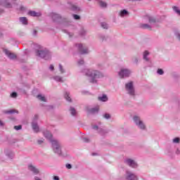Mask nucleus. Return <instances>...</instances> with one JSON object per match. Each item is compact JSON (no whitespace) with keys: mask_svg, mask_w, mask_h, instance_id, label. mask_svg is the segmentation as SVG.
Wrapping results in <instances>:
<instances>
[{"mask_svg":"<svg viewBox=\"0 0 180 180\" xmlns=\"http://www.w3.org/2000/svg\"><path fill=\"white\" fill-rule=\"evenodd\" d=\"M44 136L47 139V140H49L51 143H52V146L53 148V151L58 154L59 155H61V150L60 149V143L56 140H53V135H51V133L49 131H45L44 132Z\"/></svg>","mask_w":180,"mask_h":180,"instance_id":"1","label":"nucleus"},{"mask_svg":"<svg viewBox=\"0 0 180 180\" xmlns=\"http://www.w3.org/2000/svg\"><path fill=\"white\" fill-rule=\"evenodd\" d=\"M86 75H88V77H90L91 82H96V79H98V78H101V77H103V75L101 72L92 70H88L86 72Z\"/></svg>","mask_w":180,"mask_h":180,"instance_id":"2","label":"nucleus"},{"mask_svg":"<svg viewBox=\"0 0 180 180\" xmlns=\"http://www.w3.org/2000/svg\"><path fill=\"white\" fill-rule=\"evenodd\" d=\"M125 88L129 95L134 96V88H133V82H130L125 85Z\"/></svg>","mask_w":180,"mask_h":180,"instance_id":"3","label":"nucleus"},{"mask_svg":"<svg viewBox=\"0 0 180 180\" xmlns=\"http://www.w3.org/2000/svg\"><path fill=\"white\" fill-rule=\"evenodd\" d=\"M134 120L136 124H137V126H139V127H140L142 130H144V129H146V125H144L143 121L140 120V117L135 116L134 117Z\"/></svg>","mask_w":180,"mask_h":180,"instance_id":"4","label":"nucleus"},{"mask_svg":"<svg viewBox=\"0 0 180 180\" xmlns=\"http://www.w3.org/2000/svg\"><path fill=\"white\" fill-rule=\"evenodd\" d=\"M125 179H127V180H139V177H137V176H136V174H134L130 172H127Z\"/></svg>","mask_w":180,"mask_h":180,"instance_id":"5","label":"nucleus"},{"mask_svg":"<svg viewBox=\"0 0 180 180\" xmlns=\"http://www.w3.org/2000/svg\"><path fill=\"white\" fill-rule=\"evenodd\" d=\"M120 78H124V77H129L130 75V71L127 69H122L119 72Z\"/></svg>","mask_w":180,"mask_h":180,"instance_id":"6","label":"nucleus"},{"mask_svg":"<svg viewBox=\"0 0 180 180\" xmlns=\"http://www.w3.org/2000/svg\"><path fill=\"white\" fill-rule=\"evenodd\" d=\"M50 53L48 51H38L37 52V56L39 57H41V58H46L47 56H49Z\"/></svg>","mask_w":180,"mask_h":180,"instance_id":"7","label":"nucleus"},{"mask_svg":"<svg viewBox=\"0 0 180 180\" xmlns=\"http://www.w3.org/2000/svg\"><path fill=\"white\" fill-rule=\"evenodd\" d=\"M4 51L5 54L7 56H8L11 60L16 58V54L11 53L9 50L4 49Z\"/></svg>","mask_w":180,"mask_h":180,"instance_id":"8","label":"nucleus"},{"mask_svg":"<svg viewBox=\"0 0 180 180\" xmlns=\"http://www.w3.org/2000/svg\"><path fill=\"white\" fill-rule=\"evenodd\" d=\"M126 163L129 167H131V168H137V163H136V162H134V160H133L131 159L127 160Z\"/></svg>","mask_w":180,"mask_h":180,"instance_id":"9","label":"nucleus"},{"mask_svg":"<svg viewBox=\"0 0 180 180\" xmlns=\"http://www.w3.org/2000/svg\"><path fill=\"white\" fill-rule=\"evenodd\" d=\"M78 47L81 54H86L88 53V49L84 48V46H82V44H79Z\"/></svg>","mask_w":180,"mask_h":180,"instance_id":"10","label":"nucleus"},{"mask_svg":"<svg viewBox=\"0 0 180 180\" xmlns=\"http://www.w3.org/2000/svg\"><path fill=\"white\" fill-rule=\"evenodd\" d=\"M30 171H32V172H34V174H39V169L37 168H36L34 166L30 165L28 167Z\"/></svg>","mask_w":180,"mask_h":180,"instance_id":"11","label":"nucleus"},{"mask_svg":"<svg viewBox=\"0 0 180 180\" xmlns=\"http://www.w3.org/2000/svg\"><path fill=\"white\" fill-rule=\"evenodd\" d=\"M28 15H30V16H41V14L40 13H36V11H30L28 12Z\"/></svg>","mask_w":180,"mask_h":180,"instance_id":"12","label":"nucleus"},{"mask_svg":"<svg viewBox=\"0 0 180 180\" xmlns=\"http://www.w3.org/2000/svg\"><path fill=\"white\" fill-rule=\"evenodd\" d=\"M20 21L22 23V25H27V18L25 17L20 18Z\"/></svg>","mask_w":180,"mask_h":180,"instance_id":"13","label":"nucleus"},{"mask_svg":"<svg viewBox=\"0 0 180 180\" xmlns=\"http://www.w3.org/2000/svg\"><path fill=\"white\" fill-rule=\"evenodd\" d=\"M140 26L141 29H149V30H151V27L148 24H141Z\"/></svg>","mask_w":180,"mask_h":180,"instance_id":"14","label":"nucleus"},{"mask_svg":"<svg viewBox=\"0 0 180 180\" xmlns=\"http://www.w3.org/2000/svg\"><path fill=\"white\" fill-rule=\"evenodd\" d=\"M98 101H101L102 102H106V101H108V96H106V95H103L102 97H98Z\"/></svg>","mask_w":180,"mask_h":180,"instance_id":"15","label":"nucleus"},{"mask_svg":"<svg viewBox=\"0 0 180 180\" xmlns=\"http://www.w3.org/2000/svg\"><path fill=\"white\" fill-rule=\"evenodd\" d=\"M146 18H147L149 23H154V22H155V19L151 18L150 15H147Z\"/></svg>","mask_w":180,"mask_h":180,"instance_id":"16","label":"nucleus"},{"mask_svg":"<svg viewBox=\"0 0 180 180\" xmlns=\"http://www.w3.org/2000/svg\"><path fill=\"white\" fill-rule=\"evenodd\" d=\"M150 54V53L148 52V51H145L143 53V59L146 60V61H148V58H147V56H148Z\"/></svg>","mask_w":180,"mask_h":180,"instance_id":"17","label":"nucleus"},{"mask_svg":"<svg viewBox=\"0 0 180 180\" xmlns=\"http://www.w3.org/2000/svg\"><path fill=\"white\" fill-rule=\"evenodd\" d=\"M60 18V15L57 14V13H52V19H53V20H56V19H59Z\"/></svg>","mask_w":180,"mask_h":180,"instance_id":"18","label":"nucleus"},{"mask_svg":"<svg viewBox=\"0 0 180 180\" xmlns=\"http://www.w3.org/2000/svg\"><path fill=\"white\" fill-rule=\"evenodd\" d=\"M37 98H38L39 101H41V102H46V98L40 94L38 95Z\"/></svg>","mask_w":180,"mask_h":180,"instance_id":"19","label":"nucleus"},{"mask_svg":"<svg viewBox=\"0 0 180 180\" xmlns=\"http://www.w3.org/2000/svg\"><path fill=\"white\" fill-rule=\"evenodd\" d=\"M65 98L66 101H68V102H71V98L70 97V94L65 93Z\"/></svg>","mask_w":180,"mask_h":180,"instance_id":"20","label":"nucleus"},{"mask_svg":"<svg viewBox=\"0 0 180 180\" xmlns=\"http://www.w3.org/2000/svg\"><path fill=\"white\" fill-rule=\"evenodd\" d=\"M32 129L34 131H39V126H37V124H32Z\"/></svg>","mask_w":180,"mask_h":180,"instance_id":"21","label":"nucleus"},{"mask_svg":"<svg viewBox=\"0 0 180 180\" xmlns=\"http://www.w3.org/2000/svg\"><path fill=\"white\" fill-rule=\"evenodd\" d=\"M70 112H71V115L72 116H75V115H77V111L75 110V108H70Z\"/></svg>","mask_w":180,"mask_h":180,"instance_id":"22","label":"nucleus"},{"mask_svg":"<svg viewBox=\"0 0 180 180\" xmlns=\"http://www.w3.org/2000/svg\"><path fill=\"white\" fill-rule=\"evenodd\" d=\"M99 110V107H96L95 108H92L90 112L91 113H96Z\"/></svg>","mask_w":180,"mask_h":180,"instance_id":"23","label":"nucleus"},{"mask_svg":"<svg viewBox=\"0 0 180 180\" xmlns=\"http://www.w3.org/2000/svg\"><path fill=\"white\" fill-rule=\"evenodd\" d=\"M99 5H100V6H101V8H106V6H107L106 3L103 2V1H100Z\"/></svg>","mask_w":180,"mask_h":180,"instance_id":"24","label":"nucleus"},{"mask_svg":"<svg viewBox=\"0 0 180 180\" xmlns=\"http://www.w3.org/2000/svg\"><path fill=\"white\" fill-rule=\"evenodd\" d=\"M120 16H124V15H127V11L123 10L120 13Z\"/></svg>","mask_w":180,"mask_h":180,"instance_id":"25","label":"nucleus"},{"mask_svg":"<svg viewBox=\"0 0 180 180\" xmlns=\"http://www.w3.org/2000/svg\"><path fill=\"white\" fill-rule=\"evenodd\" d=\"M55 80L58 82H63V79L58 76L55 77Z\"/></svg>","mask_w":180,"mask_h":180,"instance_id":"26","label":"nucleus"},{"mask_svg":"<svg viewBox=\"0 0 180 180\" xmlns=\"http://www.w3.org/2000/svg\"><path fill=\"white\" fill-rule=\"evenodd\" d=\"M4 113H18V110H8V111H5Z\"/></svg>","mask_w":180,"mask_h":180,"instance_id":"27","label":"nucleus"},{"mask_svg":"<svg viewBox=\"0 0 180 180\" xmlns=\"http://www.w3.org/2000/svg\"><path fill=\"white\" fill-rule=\"evenodd\" d=\"M173 9L174 11H176L178 13V15H180V10L178 8V7L174 6Z\"/></svg>","mask_w":180,"mask_h":180,"instance_id":"28","label":"nucleus"},{"mask_svg":"<svg viewBox=\"0 0 180 180\" xmlns=\"http://www.w3.org/2000/svg\"><path fill=\"white\" fill-rule=\"evenodd\" d=\"M101 27H103V29H108V24H106V22H102Z\"/></svg>","mask_w":180,"mask_h":180,"instance_id":"29","label":"nucleus"},{"mask_svg":"<svg viewBox=\"0 0 180 180\" xmlns=\"http://www.w3.org/2000/svg\"><path fill=\"white\" fill-rule=\"evenodd\" d=\"M158 74H159V75H162V74H164V70H162V69H158Z\"/></svg>","mask_w":180,"mask_h":180,"instance_id":"30","label":"nucleus"},{"mask_svg":"<svg viewBox=\"0 0 180 180\" xmlns=\"http://www.w3.org/2000/svg\"><path fill=\"white\" fill-rule=\"evenodd\" d=\"M16 96H18V94L16 92H13L11 94V98H16Z\"/></svg>","mask_w":180,"mask_h":180,"instance_id":"31","label":"nucleus"},{"mask_svg":"<svg viewBox=\"0 0 180 180\" xmlns=\"http://www.w3.org/2000/svg\"><path fill=\"white\" fill-rule=\"evenodd\" d=\"M14 129L15 130H20L22 129V125L15 126Z\"/></svg>","mask_w":180,"mask_h":180,"instance_id":"32","label":"nucleus"},{"mask_svg":"<svg viewBox=\"0 0 180 180\" xmlns=\"http://www.w3.org/2000/svg\"><path fill=\"white\" fill-rule=\"evenodd\" d=\"M73 18H74V19H75L76 20H79V15H77V14L73 15Z\"/></svg>","mask_w":180,"mask_h":180,"instance_id":"33","label":"nucleus"},{"mask_svg":"<svg viewBox=\"0 0 180 180\" xmlns=\"http://www.w3.org/2000/svg\"><path fill=\"white\" fill-rule=\"evenodd\" d=\"M180 139L179 138H175L174 139H173V142L174 143H179Z\"/></svg>","mask_w":180,"mask_h":180,"instance_id":"34","label":"nucleus"},{"mask_svg":"<svg viewBox=\"0 0 180 180\" xmlns=\"http://www.w3.org/2000/svg\"><path fill=\"white\" fill-rule=\"evenodd\" d=\"M72 11H78V7H77L76 6L72 5Z\"/></svg>","mask_w":180,"mask_h":180,"instance_id":"35","label":"nucleus"},{"mask_svg":"<svg viewBox=\"0 0 180 180\" xmlns=\"http://www.w3.org/2000/svg\"><path fill=\"white\" fill-rule=\"evenodd\" d=\"M104 117H105V119H110V115H109V114H105V115H104Z\"/></svg>","mask_w":180,"mask_h":180,"instance_id":"36","label":"nucleus"},{"mask_svg":"<svg viewBox=\"0 0 180 180\" xmlns=\"http://www.w3.org/2000/svg\"><path fill=\"white\" fill-rule=\"evenodd\" d=\"M83 141H84V143H89V139H88L87 138H84L83 139Z\"/></svg>","mask_w":180,"mask_h":180,"instance_id":"37","label":"nucleus"},{"mask_svg":"<svg viewBox=\"0 0 180 180\" xmlns=\"http://www.w3.org/2000/svg\"><path fill=\"white\" fill-rule=\"evenodd\" d=\"M66 168H68V169H71V168H72L71 165L70 164L66 165Z\"/></svg>","mask_w":180,"mask_h":180,"instance_id":"38","label":"nucleus"},{"mask_svg":"<svg viewBox=\"0 0 180 180\" xmlns=\"http://www.w3.org/2000/svg\"><path fill=\"white\" fill-rule=\"evenodd\" d=\"M79 65H82V64H84V60H81L78 62Z\"/></svg>","mask_w":180,"mask_h":180,"instance_id":"39","label":"nucleus"},{"mask_svg":"<svg viewBox=\"0 0 180 180\" xmlns=\"http://www.w3.org/2000/svg\"><path fill=\"white\" fill-rule=\"evenodd\" d=\"M49 68H50V70H51V71H53V70H54V65H51Z\"/></svg>","mask_w":180,"mask_h":180,"instance_id":"40","label":"nucleus"},{"mask_svg":"<svg viewBox=\"0 0 180 180\" xmlns=\"http://www.w3.org/2000/svg\"><path fill=\"white\" fill-rule=\"evenodd\" d=\"M59 68L61 72H64V71L63 70V66L61 65H59Z\"/></svg>","mask_w":180,"mask_h":180,"instance_id":"41","label":"nucleus"},{"mask_svg":"<svg viewBox=\"0 0 180 180\" xmlns=\"http://www.w3.org/2000/svg\"><path fill=\"white\" fill-rule=\"evenodd\" d=\"M53 180H60V178L58 176H53Z\"/></svg>","mask_w":180,"mask_h":180,"instance_id":"42","label":"nucleus"},{"mask_svg":"<svg viewBox=\"0 0 180 180\" xmlns=\"http://www.w3.org/2000/svg\"><path fill=\"white\" fill-rule=\"evenodd\" d=\"M5 6H6V8H11V4H6V5H5Z\"/></svg>","mask_w":180,"mask_h":180,"instance_id":"43","label":"nucleus"},{"mask_svg":"<svg viewBox=\"0 0 180 180\" xmlns=\"http://www.w3.org/2000/svg\"><path fill=\"white\" fill-rule=\"evenodd\" d=\"M38 143H39V144H41V143H43V140H39V141H38Z\"/></svg>","mask_w":180,"mask_h":180,"instance_id":"44","label":"nucleus"},{"mask_svg":"<svg viewBox=\"0 0 180 180\" xmlns=\"http://www.w3.org/2000/svg\"><path fill=\"white\" fill-rule=\"evenodd\" d=\"M0 126H4V123H2V121L0 120Z\"/></svg>","mask_w":180,"mask_h":180,"instance_id":"45","label":"nucleus"},{"mask_svg":"<svg viewBox=\"0 0 180 180\" xmlns=\"http://www.w3.org/2000/svg\"><path fill=\"white\" fill-rule=\"evenodd\" d=\"M35 180H41L39 177H35Z\"/></svg>","mask_w":180,"mask_h":180,"instance_id":"46","label":"nucleus"},{"mask_svg":"<svg viewBox=\"0 0 180 180\" xmlns=\"http://www.w3.org/2000/svg\"><path fill=\"white\" fill-rule=\"evenodd\" d=\"M34 34H36V33H37V30H34Z\"/></svg>","mask_w":180,"mask_h":180,"instance_id":"47","label":"nucleus"},{"mask_svg":"<svg viewBox=\"0 0 180 180\" xmlns=\"http://www.w3.org/2000/svg\"><path fill=\"white\" fill-rule=\"evenodd\" d=\"M94 129H98V126H94Z\"/></svg>","mask_w":180,"mask_h":180,"instance_id":"48","label":"nucleus"},{"mask_svg":"<svg viewBox=\"0 0 180 180\" xmlns=\"http://www.w3.org/2000/svg\"><path fill=\"white\" fill-rule=\"evenodd\" d=\"M178 39L180 40V34L178 35Z\"/></svg>","mask_w":180,"mask_h":180,"instance_id":"49","label":"nucleus"},{"mask_svg":"<svg viewBox=\"0 0 180 180\" xmlns=\"http://www.w3.org/2000/svg\"><path fill=\"white\" fill-rule=\"evenodd\" d=\"M39 117L37 115H35V119H37Z\"/></svg>","mask_w":180,"mask_h":180,"instance_id":"50","label":"nucleus"}]
</instances>
